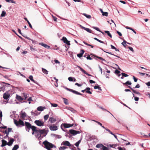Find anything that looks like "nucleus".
I'll use <instances>...</instances> for the list:
<instances>
[{"label": "nucleus", "instance_id": "f257e3e1", "mask_svg": "<svg viewBox=\"0 0 150 150\" xmlns=\"http://www.w3.org/2000/svg\"><path fill=\"white\" fill-rule=\"evenodd\" d=\"M33 131L32 133V134L33 135L36 133V134L35 135V136L39 140H41L43 137L46 136L49 131L47 128V129H38L36 127L34 129L33 128Z\"/></svg>", "mask_w": 150, "mask_h": 150}, {"label": "nucleus", "instance_id": "f03ea898", "mask_svg": "<svg viewBox=\"0 0 150 150\" xmlns=\"http://www.w3.org/2000/svg\"><path fill=\"white\" fill-rule=\"evenodd\" d=\"M43 144L45 146V148L47 149H50L52 148H56V147L52 143L48 142L46 140L43 142Z\"/></svg>", "mask_w": 150, "mask_h": 150}, {"label": "nucleus", "instance_id": "7ed1b4c3", "mask_svg": "<svg viewBox=\"0 0 150 150\" xmlns=\"http://www.w3.org/2000/svg\"><path fill=\"white\" fill-rule=\"evenodd\" d=\"M25 129L28 132H29L30 129H31L33 132V128L34 129L35 127L36 128V127L32 125L30 123L27 122H25Z\"/></svg>", "mask_w": 150, "mask_h": 150}, {"label": "nucleus", "instance_id": "20e7f679", "mask_svg": "<svg viewBox=\"0 0 150 150\" xmlns=\"http://www.w3.org/2000/svg\"><path fill=\"white\" fill-rule=\"evenodd\" d=\"M14 122L16 125L18 127H21L24 126L25 125L21 119H19L18 121L14 119Z\"/></svg>", "mask_w": 150, "mask_h": 150}, {"label": "nucleus", "instance_id": "39448f33", "mask_svg": "<svg viewBox=\"0 0 150 150\" xmlns=\"http://www.w3.org/2000/svg\"><path fill=\"white\" fill-rule=\"evenodd\" d=\"M34 123L38 126L39 127L43 126L44 125V122L43 121L39 120H35L34 121Z\"/></svg>", "mask_w": 150, "mask_h": 150}, {"label": "nucleus", "instance_id": "423d86ee", "mask_svg": "<svg viewBox=\"0 0 150 150\" xmlns=\"http://www.w3.org/2000/svg\"><path fill=\"white\" fill-rule=\"evenodd\" d=\"M10 94L8 91H6L3 94V98L5 100H7L10 97Z\"/></svg>", "mask_w": 150, "mask_h": 150}, {"label": "nucleus", "instance_id": "0eeeda50", "mask_svg": "<svg viewBox=\"0 0 150 150\" xmlns=\"http://www.w3.org/2000/svg\"><path fill=\"white\" fill-rule=\"evenodd\" d=\"M69 132L71 134L73 135H75L77 134L81 133L80 131H76L74 129L70 130H69Z\"/></svg>", "mask_w": 150, "mask_h": 150}, {"label": "nucleus", "instance_id": "6e6552de", "mask_svg": "<svg viewBox=\"0 0 150 150\" xmlns=\"http://www.w3.org/2000/svg\"><path fill=\"white\" fill-rule=\"evenodd\" d=\"M61 145H64L65 146H71V144L68 141H64L62 143Z\"/></svg>", "mask_w": 150, "mask_h": 150}, {"label": "nucleus", "instance_id": "1a4fd4ad", "mask_svg": "<svg viewBox=\"0 0 150 150\" xmlns=\"http://www.w3.org/2000/svg\"><path fill=\"white\" fill-rule=\"evenodd\" d=\"M61 40L63 41L67 45H70V41H69L66 37H63Z\"/></svg>", "mask_w": 150, "mask_h": 150}, {"label": "nucleus", "instance_id": "9d476101", "mask_svg": "<svg viewBox=\"0 0 150 150\" xmlns=\"http://www.w3.org/2000/svg\"><path fill=\"white\" fill-rule=\"evenodd\" d=\"M49 128L51 131H56L58 129L57 126L55 125H50L49 126Z\"/></svg>", "mask_w": 150, "mask_h": 150}, {"label": "nucleus", "instance_id": "9b49d317", "mask_svg": "<svg viewBox=\"0 0 150 150\" xmlns=\"http://www.w3.org/2000/svg\"><path fill=\"white\" fill-rule=\"evenodd\" d=\"M77 67L80 70L82 71L83 73L86 74L88 76H92V75L88 74V73H87L82 68H81V67L79 66H77Z\"/></svg>", "mask_w": 150, "mask_h": 150}, {"label": "nucleus", "instance_id": "f8f14e48", "mask_svg": "<svg viewBox=\"0 0 150 150\" xmlns=\"http://www.w3.org/2000/svg\"><path fill=\"white\" fill-rule=\"evenodd\" d=\"M79 26L82 29H83L87 31V32H88L89 33H92V30H90V29L85 27L82 26V25H80Z\"/></svg>", "mask_w": 150, "mask_h": 150}, {"label": "nucleus", "instance_id": "ddd939ff", "mask_svg": "<svg viewBox=\"0 0 150 150\" xmlns=\"http://www.w3.org/2000/svg\"><path fill=\"white\" fill-rule=\"evenodd\" d=\"M69 91L70 92H72L73 93H74L76 94V95H83L81 93L79 92H78L76 91L75 90H73L71 89H69Z\"/></svg>", "mask_w": 150, "mask_h": 150}, {"label": "nucleus", "instance_id": "4468645a", "mask_svg": "<svg viewBox=\"0 0 150 150\" xmlns=\"http://www.w3.org/2000/svg\"><path fill=\"white\" fill-rule=\"evenodd\" d=\"M14 141V140L13 138H11V139L9 142L8 143H7V145L9 146H11L13 144V142Z\"/></svg>", "mask_w": 150, "mask_h": 150}, {"label": "nucleus", "instance_id": "2eb2a0df", "mask_svg": "<svg viewBox=\"0 0 150 150\" xmlns=\"http://www.w3.org/2000/svg\"><path fill=\"white\" fill-rule=\"evenodd\" d=\"M21 117L23 118H25L27 117V115L25 112H23L22 111H21Z\"/></svg>", "mask_w": 150, "mask_h": 150}, {"label": "nucleus", "instance_id": "dca6fc26", "mask_svg": "<svg viewBox=\"0 0 150 150\" xmlns=\"http://www.w3.org/2000/svg\"><path fill=\"white\" fill-rule=\"evenodd\" d=\"M49 120V121L51 123H53L55 122L57 120L56 119L54 118L53 117H50Z\"/></svg>", "mask_w": 150, "mask_h": 150}, {"label": "nucleus", "instance_id": "f3484780", "mask_svg": "<svg viewBox=\"0 0 150 150\" xmlns=\"http://www.w3.org/2000/svg\"><path fill=\"white\" fill-rule=\"evenodd\" d=\"M64 127L65 128H68L73 126V124H63Z\"/></svg>", "mask_w": 150, "mask_h": 150}, {"label": "nucleus", "instance_id": "a211bd4d", "mask_svg": "<svg viewBox=\"0 0 150 150\" xmlns=\"http://www.w3.org/2000/svg\"><path fill=\"white\" fill-rule=\"evenodd\" d=\"M45 109V107H42L41 106H40L38 107L37 108V110L38 111H42L44 110V109Z\"/></svg>", "mask_w": 150, "mask_h": 150}, {"label": "nucleus", "instance_id": "6ab92c4d", "mask_svg": "<svg viewBox=\"0 0 150 150\" xmlns=\"http://www.w3.org/2000/svg\"><path fill=\"white\" fill-rule=\"evenodd\" d=\"M66 108L73 113H75L76 112V111L75 110L71 107H67Z\"/></svg>", "mask_w": 150, "mask_h": 150}, {"label": "nucleus", "instance_id": "aec40b11", "mask_svg": "<svg viewBox=\"0 0 150 150\" xmlns=\"http://www.w3.org/2000/svg\"><path fill=\"white\" fill-rule=\"evenodd\" d=\"M16 98L19 101H22L24 99L23 98H22L21 96L18 95H16Z\"/></svg>", "mask_w": 150, "mask_h": 150}, {"label": "nucleus", "instance_id": "412c9836", "mask_svg": "<svg viewBox=\"0 0 150 150\" xmlns=\"http://www.w3.org/2000/svg\"><path fill=\"white\" fill-rule=\"evenodd\" d=\"M2 143L1 145V147H4L6 145H7V142L4 139H2Z\"/></svg>", "mask_w": 150, "mask_h": 150}, {"label": "nucleus", "instance_id": "4be33fe9", "mask_svg": "<svg viewBox=\"0 0 150 150\" xmlns=\"http://www.w3.org/2000/svg\"><path fill=\"white\" fill-rule=\"evenodd\" d=\"M81 53L77 54V57L79 58H80L82 56L84 52V51L83 50H81Z\"/></svg>", "mask_w": 150, "mask_h": 150}, {"label": "nucleus", "instance_id": "5701e85b", "mask_svg": "<svg viewBox=\"0 0 150 150\" xmlns=\"http://www.w3.org/2000/svg\"><path fill=\"white\" fill-rule=\"evenodd\" d=\"M68 79L70 81H73L74 82H75L76 81V79L74 77H69Z\"/></svg>", "mask_w": 150, "mask_h": 150}, {"label": "nucleus", "instance_id": "b1692460", "mask_svg": "<svg viewBox=\"0 0 150 150\" xmlns=\"http://www.w3.org/2000/svg\"><path fill=\"white\" fill-rule=\"evenodd\" d=\"M31 114L32 115H33L34 116H37L39 114L38 113V112L36 110H35L34 112H33L32 111L31 112Z\"/></svg>", "mask_w": 150, "mask_h": 150}, {"label": "nucleus", "instance_id": "393cba45", "mask_svg": "<svg viewBox=\"0 0 150 150\" xmlns=\"http://www.w3.org/2000/svg\"><path fill=\"white\" fill-rule=\"evenodd\" d=\"M90 88L89 87H87L86 88V92L88 94H91L92 92L90 91Z\"/></svg>", "mask_w": 150, "mask_h": 150}, {"label": "nucleus", "instance_id": "a878e982", "mask_svg": "<svg viewBox=\"0 0 150 150\" xmlns=\"http://www.w3.org/2000/svg\"><path fill=\"white\" fill-rule=\"evenodd\" d=\"M93 121H94V122H96V123H97L98 125H100L103 128L105 129V127H104V126H103L102 125V124L101 123H100V122H99L98 121H97L95 120H93Z\"/></svg>", "mask_w": 150, "mask_h": 150}, {"label": "nucleus", "instance_id": "bb28decb", "mask_svg": "<svg viewBox=\"0 0 150 150\" xmlns=\"http://www.w3.org/2000/svg\"><path fill=\"white\" fill-rule=\"evenodd\" d=\"M52 135H53V136L55 138H58V139H60L61 138L62 136L60 135H57V134H52Z\"/></svg>", "mask_w": 150, "mask_h": 150}, {"label": "nucleus", "instance_id": "cd10ccee", "mask_svg": "<svg viewBox=\"0 0 150 150\" xmlns=\"http://www.w3.org/2000/svg\"><path fill=\"white\" fill-rule=\"evenodd\" d=\"M39 44L40 45H41L42 46L44 47L45 48H48L50 47L49 46L45 44L40 43H39Z\"/></svg>", "mask_w": 150, "mask_h": 150}, {"label": "nucleus", "instance_id": "c85d7f7f", "mask_svg": "<svg viewBox=\"0 0 150 150\" xmlns=\"http://www.w3.org/2000/svg\"><path fill=\"white\" fill-rule=\"evenodd\" d=\"M42 71L43 73L46 74H48V71L45 69L43 68H42Z\"/></svg>", "mask_w": 150, "mask_h": 150}, {"label": "nucleus", "instance_id": "c756f323", "mask_svg": "<svg viewBox=\"0 0 150 150\" xmlns=\"http://www.w3.org/2000/svg\"><path fill=\"white\" fill-rule=\"evenodd\" d=\"M24 19H25V21H27L28 23V25H29V26L31 28H32V26L31 24H30V22H29L27 18H24Z\"/></svg>", "mask_w": 150, "mask_h": 150}, {"label": "nucleus", "instance_id": "7c9ffc66", "mask_svg": "<svg viewBox=\"0 0 150 150\" xmlns=\"http://www.w3.org/2000/svg\"><path fill=\"white\" fill-rule=\"evenodd\" d=\"M104 32L107 34L109 36L110 38H112V36L111 34L110 33V32L107 30H105Z\"/></svg>", "mask_w": 150, "mask_h": 150}, {"label": "nucleus", "instance_id": "2f4dec72", "mask_svg": "<svg viewBox=\"0 0 150 150\" xmlns=\"http://www.w3.org/2000/svg\"><path fill=\"white\" fill-rule=\"evenodd\" d=\"M103 146H104L102 144H97L96 145V147L98 148H100L102 149V147Z\"/></svg>", "mask_w": 150, "mask_h": 150}, {"label": "nucleus", "instance_id": "473e14b6", "mask_svg": "<svg viewBox=\"0 0 150 150\" xmlns=\"http://www.w3.org/2000/svg\"><path fill=\"white\" fill-rule=\"evenodd\" d=\"M22 96L23 97L24 99H26L28 97V94L24 93H23Z\"/></svg>", "mask_w": 150, "mask_h": 150}, {"label": "nucleus", "instance_id": "72a5a7b5", "mask_svg": "<svg viewBox=\"0 0 150 150\" xmlns=\"http://www.w3.org/2000/svg\"><path fill=\"white\" fill-rule=\"evenodd\" d=\"M19 148V146L17 144L15 145L13 148L12 150H17Z\"/></svg>", "mask_w": 150, "mask_h": 150}, {"label": "nucleus", "instance_id": "f704fd0d", "mask_svg": "<svg viewBox=\"0 0 150 150\" xmlns=\"http://www.w3.org/2000/svg\"><path fill=\"white\" fill-rule=\"evenodd\" d=\"M83 15L88 19L90 18L91 17V16L90 15L87 14L86 13H84L83 14Z\"/></svg>", "mask_w": 150, "mask_h": 150}, {"label": "nucleus", "instance_id": "c9c22d12", "mask_svg": "<svg viewBox=\"0 0 150 150\" xmlns=\"http://www.w3.org/2000/svg\"><path fill=\"white\" fill-rule=\"evenodd\" d=\"M64 100V103L66 104V105H68L69 104V103L68 102V101L67 99L65 98H63Z\"/></svg>", "mask_w": 150, "mask_h": 150}, {"label": "nucleus", "instance_id": "e433bc0d", "mask_svg": "<svg viewBox=\"0 0 150 150\" xmlns=\"http://www.w3.org/2000/svg\"><path fill=\"white\" fill-rule=\"evenodd\" d=\"M5 1L7 2H11L13 4L16 3V2L13 0H6Z\"/></svg>", "mask_w": 150, "mask_h": 150}, {"label": "nucleus", "instance_id": "4c0bfd02", "mask_svg": "<svg viewBox=\"0 0 150 150\" xmlns=\"http://www.w3.org/2000/svg\"><path fill=\"white\" fill-rule=\"evenodd\" d=\"M70 148L72 150H75L76 148L73 145L71 144V146H69Z\"/></svg>", "mask_w": 150, "mask_h": 150}, {"label": "nucleus", "instance_id": "58836bf2", "mask_svg": "<svg viewBox=\"0 0 150 150\" xmlns=\"http://www.w3.org/2000/svg\"><path fill=\"white\" fill-rule=\"evenodd\" d=\"M49 117V115L48 114H47L45 115L44 117V119L45 121L47 120L48 118Z\"/></svg>", "mask_w": 150, "mask_h": 150}, {"label": "nucleus", "instance_id": "ea45409f", "mask_svg": "<svg viewBox=\"0 0 150 150\" xmlns=\"http://www.w3.org/2000/svg\"><path fill=\"white\" fill-rule=\"evenodd\" d=\"M94 88L95 89H98L100 90H102L101 87L99 86H95L94 87Z\"/></svg>", "mask_w": 150, "mask_h": 150}, {"label": "nucleus", "instance_id": "a19ab883", "mask_svg": "<svg viewBox=\"0 0 150 150\" xmlns=\"http://www.w3.org/2000/svg\"><path fill=\"white\" fill-rule=\"evenodd\" d=\"M6 14V12L4 11H3L1 14V16L2 17H4L5 16Z\"/></svg>", "mask_w": 150, "mask_h": 150}, {"label": "nucleus", "instance_id": "79ce46f5", "mask_svg": "<svg viewBox=\"0 0 150 150\" xmlns=\"http://www.w3.org/2000/svg\"><path fill=\"white\" fill-rule=\"evenodd\" d=\"M96 57L98 58H99V59L102 60V61H104L106 63H108V62H107V61L106 60H105L104 59H103V58L98 56Z\"/></svg>", "mask_w": 150, "mask_h": 150}, {"label": "nucleus", "instance_id": "37998d69", "mask_svg": "<svg viewBox=\"0 0 150 150\" xmlns=\"http://www.w3.org/2000/svg\"><path fill=\"white\" fill-rule=\"evenodd\" d=\"M81 142V140H79L75 144V145L77 147L78 146L79 144Z\"/></svg>", "mask_w": 150, "mask_h": 150}, {"label": "nucleus", "instance_id": "c03bdc74", "mask_svg": "<svg viewBox=\"0 0 150 150\" xmlns=\"http://www.w3.org/2000/svg\"><path fill=\"white\" fill-rule=\"evenodd\" d=\"M67 147L65 146H60L59 148V150H64L65 149H66Z\"/></svg>", "mask_w": 150, "mask_h": 150}, {"label": "nucleus", "instance_id": "a18cd8bd", "mask_svg": "<svg viewBox=\"0 0 150 150\" xmlns=\"http://www.w3.org/2000/svg\"><path fill=\"white\" fill-rule=\"evenodd\" d=\"M94 40L98 41V42H100L101 43H104V42H103V41H102L101 40H99L98 39H97V38H94Z\"/></svg>", "mask_w": 150, "mask_h": 150}, {"label": "nucleus", "instance_id": "49530a36", "mask_svg": "<svg viewBox=\"0 0 150 150\" xmlns=\"http://www.w3.org/2000/svg\"><path fill=\"white\" fill-rule=\"evenodd\" d=\"M108 13L107 12H102V15L103 16H108Z\"/></svg>", "mask_w": 150, "mask_h": 150}, {"label": "nucleus", "instance_id": "de8ad7c7", "mask_svg": "<svg viewBox=\"0 0 150 150\" xmlns=\"http://www.w3.org/2000/svg\"><path fill=\"white\" fill-rule=\"evenodd\" d=\"M51 104L52 107H56L58 106V105L55 103H51Z\"/></svg>", "mask_w": 150, "mask_h": 150}, {"label": "nucleus", "instance_id": "09e8293b", "mask_svg": "<svg viewBox=\"0 0 150 150\" xmlns=\"http://www.w3.org/2000/svg\"><path fill=\"white\" fill-rule=\"evenodd\" d=\"M123 83L124 85L128 84L129 85H131L132 84L131 82H129V81H127L125 83Z\"/></svg>", "mask_w": 150, "mask_h": 150}, {"label": "nucleus", "instance_id": "8fccbe9b", "mask_svg": "<svg viewBox=\"0 0 150 150\" xmlns=\"http://www.w3.org/2000/svg\"><path fill=\"white\" fill-rule=\"evenodd\" d=\"M126 43H127V42L126 41H125V40H123V42H122V45H123L124 46V47H126Z\"/></svg>", "mask_w": 150, "mask_h": 150}, {"label": "nucleus", "instance_id": "3c124183", "mask_svg": "<svg viewBox=\"0 0 150 150\" xmlns=\"http://www.w3.org/2000/svg\"><path fill=\"white\" fill-rule=\"evenodd\" d=\"M100 49L101 50H102L104 52H106V53H108V54H111V55H114V54H112V53H111V52H106V51H104V50H103V48H100Z\"/></svg>", "mask_w": 150, "mask_h": 150}, {"label": "nucleus", "instance_id": "603ef678", "mask_svg": "<svg viewBox=\"0 0 150 150\" xmlns=\"http://www.w3.org/2000/svg\"><path fill=\"white\" fill-rule=\"evenodd\" d=\"M93 28L94 29L98 31H99L100 32V30L99 29V28H98V27H93Z\"/></svg>", "mask_w": 150, "mask_h": 150}, {"label": "nucleus", "instance_id": "864d4df0", "mask_svg": "<svg viewBox=\"0 0 150 150\" xmlns=\"http://www.w3.org/2000/svg\"><path fill=\"white\" fill-rule=\"evenodd\" d=\"M121 75L122 76H123L125 77H127L128 76V75L123 73H121Z\"/></svg>", "mask_w": 150, "mask_h": 150}, {"label": "nucleus", "instance_id": "5fc2aeb1", "mask_svg": "<svg viewBox=\"0 0 150 150\" xmlns=\"http://www.w3.org/2000/svg\"><path fill=\"white\" fill-rule=\"evenodd\" d=\"M102 149L103 150H109L108 148L104 146H103Z\"/></svg>", "mask_w": 150, "mask_h": 150}, {"label": "nucleus", "instance_id": "6e6d98bb", "mask_svg": "<svg viewBox=\"0 0 150 150\" xmlns=\"http://www.w3.org/2000/svg\"><path fill=\"white\" fill-rule=\"evenodd\" d=\"M106 129V131L110 133L111 134H113V133L108 129H107L105 128V129Z\"/></svg>", "mask_w": 150, "mask_h": 150}, {"label": "nucleus", "instance_id": "4d7b16f0", "mask_svg": "<svg viewBox=\"0 0 150 150\" xmlns=\"http://www.w3.org/2000/svg\"><path fill=\"white\" fill-rule=\"evenodd\" d=\"M118 149L119 150H126V149L125 148H122L120 147H118Z\"/></svg>", "mask_w": 150, "mask_h": 150}, {"label": "nucleus", "instance_id": "13d9d810", "mask_svg": "<svg viewBox=\"0 0 150 150\" xmlns=\"http://www.w3.org/2000/svg\"><path fill=\"white\" fill-rule=\"evenodd\" d=\"M19 74L21 76H22V77H24V78L25 77V76L23 75V74H21L20 72H19V71L17 72V74Z\"/></svg>", "mask_w": 150, "mask_h": 150}, {"label": "nucleus", "instance_id": "bf43d9fd", "mask_svg": "<svg viewBox=\"0 0 150 150\" xmlns=\"http://www.w3.org/2000/svg\"><path fill=\"white\" fill-rule=\"evenodd\" d=\"M129 87L132 91L134 93H135L136 92V91L134 90L132 88H131L130 86H129Z\"/></svg>", "mask_w": 150, "mask_h": 150}, {"label": "nucleus", "instance_id": "052dcab7", "mask_svg": "<svg viewBox=\"0 0 150 150\" xmlns=\"http://www.w3.org/2000/svg\"><path fill=\"white\" fill-rule=\"evenodd\" d=\"M129 87L132 91L134 93H135L136 92V91L134 90L132 88H131L130 86H129Z\"/></svg>", "mask_w": 150, "mask_h": 150}, {"label": "nucleus", "instance_id": "680f3d73", "mask_svg": "<svg viewBox=\"0 0 150 150\" xmlns=\"http://www.w3.org/2000/svg\"><path fill=\"white\" fill-rule=\"evenodd\" d=\"M86 58L87 59L92 60V58H91L89 55L87 56Z\"/></svg>", "mask_w": 150, "mask_h": 150}, {"label": "nucleus", "instance_id": "e2e57ef3", "mask_svg": "<svg viewBox=\"0 0 150 150\" xmlns=\"http://www.w3.org/2000/svg\"><path fill=\"white\" fill-rule=\"evenodd\" d=\"M133 79L135 82H137L138 80V79L137 78H136L134 76H133Z\"/></svg>", "mask_w": 150, "mask_h": 150}, {"label": "nucleus", "instance_id": "0e129e2a", "mask_svg": "<svg viewBox=\"0 0 150 150\" xmlns=\"http://www.w3.org/2000/svg\"><path fill=\"white\" fill-rule=\"evenodd\" d=\"M116 146H117L116 145H114V144H113V145L110 144V145H109V146L110 147H112L113 148H114Z\"/></svg>", "mask_w": 150, "mask_h": 150}, {"label": "nucleus", "instance_id": "69168bd1", "mask_svg": "<svg viewBox=\"0 0 150 150\" xmlns=\"http://www.w3.org/2000/svg\"><path fill=\"white\" fill-rule=\"evenodd\" d=\"M8 129L7 134H9V132L11 131L12 129L11 128H8Z\"/></svg>", "mask_w": 150, "mask_h": 150}, {"label": "nucleus", "instance_id": "338daca9", "mask_svg": "<svg viewBox=\"0 0 150 150\" xmlns=\"http://www.w3.org/2000/svg\"><path fill=\"white\" fill-rule=\"evenodd\" d=\"M128 49L132 52H134V50L132 47H128Z\"/></svg>", "mask_w": 150, "mask_h": 150}, {"label": "nucleus", "instance_id": "774afa93", "mask_svg": "<svg viewBox=\"0 0 150 150\" xmlns=\"http://www.w3.org/2000/svg\"><path fill=\"white\" fill-rule=\"evenodd\" d=\"M134 100L136 101H138L139 100V98L137 97H134Z\"/></svg>", "mask_w": 150, "mask_h": 150}]
</instances>
